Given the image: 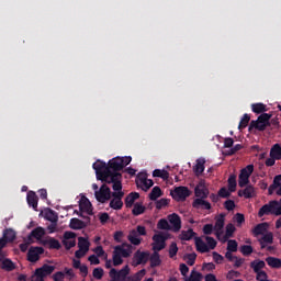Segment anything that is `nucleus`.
<instances>
[{"label":"nucleus","instance_id":"obj_33","mask_svg":"<svg viewBox=\"0 0 281 281\" xmlns=\"http://www.w3.org/2000/svg\"><path fill=\"white\" fill-rule=\"evenodd\" d=\"M267 126H269V125H267L265 123H260L258 120H256V121L250 122L248 131L251 132V131H254V128H256V131L262 132V131H267Z\"/></svg>","mask_w":281,"mask_h":281},{"label":"nucleus","instance_id":"obj_55","mask_svg":"<svg viewBox=\"0 0 281 281\" xmlns=\"http://www.w3.org/2000/svg\"><path fill=\"white\" fill-rule=\"evenodd\" d=\"M179 251V247H177V243H171L169 247V258H175Z\"/></svg>","mask_w":281,"mask_h":281},{"label":"nucleus","instance_id":"obj_54","mask_svg":"<svg viewBox=\"0 0 281 281\" xmlns=\"http://www.w3.org/2000/svg\"><path fill=\"white\" fill-rule=\"evenodd\" d=\"M169 203H170L169 199L162 198V199L156 201V209L162 210V207H167V205H169Z\"/></svg>","mask_w":281,"mask_h":281},{"label":"nucleus","instance_id":"obj_56","mask_svg":"<svg viewBox=\"0 0 281 281\" xmlns=\"http://www.w3.org/2000/svg\"><path fill=\"white\" fill-rule=\"evenodd\" d=\"M205 240L209 247V251L210 249H216L217 243H216V239H214V237L206 236Z\"/></svg>","mask_w":281,"mask_h":281},{"label":"nucleus","instance_id":"obj_62","mask_svg":"<svg viewBox=\"0 0 281 281\" xmlns=\"http://www.w3.org/2000/svg\"><path fill=\"white\" fill-rule=\"evenodd\" d=\"M113 238H114L115 243H122V238H124V232L116 231L113 235Z\"/></svg>","mask_w":281,"mask_h":281},{"label":"nucleus","instance_id":"obj_60","mask_svg":"<svg viewBox=\"0 0 281 281\" xmlns=\"http://www.w3.org/2000/svg\"><path fill=\"white\" fill-rule=\"evenodd\" d=\"M212 232H214V225L205 224L203 226V234H205V236H210L212 234Z\"/></svg>","mask_w":281,"mask_h":281},{"label":"nucleus","instance_id":"obj_1","mask_svg":"<svg viewBox=\"0 0 281 281\" xmlns=\"http://www.w3.org/2000/svg\"><path fill=\"white\" fill-rule=\"evenodd\" d=\"M93 170H95L98 181L102 183H113L122 179V173L113 172L109 169V165L102 160H98L92 165Z\"/></svg>","mask_w":281,"mask_h":281},{"label":"nucleus","instance_id":"obj_24","mask_svg":"<svg viewBox=\"0 0 281 281\" xmlns=\"http://www.w3.org/2000/svg\"><path fill=\"white\" fill-rule=\"evenodd\" d=\"M139 199V193L138 192H131L130 194L126 195L125 198V207L131 209L133 205H135V201Z\"/></svg>","mask_w":281,"mask_h":281},{"label":"nucleus","instance_id":"obj_26","mask_svg":"<svg viewBox=\"0 0 281 281\" xmlns=\"http://www.w3.org/2000/svg\"><path fill=\"white\" fill-rule=\"evenodd\" d=\"M148 260L150 262L151 269L161 266V256L157 251H154L151 255H149Z\"/></svg>","mask_w":281,"mask_h":281},{"label":"nucleus","instance_id":"obj_48","mask_svg":"<svg viewBox=\"0 0 281 281\" xmlns=\"http://www.w3.org/2000/svg\"><path fill=\"white\" fill-rule=\"evenodd\" d=\"M239 251L243 254V256H251L254 254V247L249 245H243Z\"/></svg>","mask_w":281,"mask_h":281},{"label":"nucleus","instance_id":"obj_10","mask_svg":"<svg viewBox=\"0 0 281 281\" xmlns=\"http://www.w3.org/2000/svg\"><path fill=\"white\" fill-rule=\"evenodd\" d=\"M45 254L43 247H31L27 251L29 262H38L41 260V255Z\"/></svg>","mask_w":281,"mask_h":281},{"label":"nucleus","instance_id":"obj_57","mask_svg":"<svg viewBox=\"0 0 281 281\" xmlns=\"http://www.w3.org/2000/svg\"><path fill=\"white\" fill-rule=\"evenodd\" d=\"M47 221H49L50 223H58V215L56 214V212H54L53 210H50L48 212V214L46 215Z\"/></svg>","mask_w":281,"mask_h":281},{"label":"nucleus","instance_id":"obj_13","mask_svg":"<svg viewBox=\"0 0 281 281\" xmlns=\"http://www.w3.org/2000/svg\"><path fill=\"white\" fill-rule=\"evenodd\" d=\"M108 168L112 172H120L121 170H124V160H122V157H115L109 161Z\"/></svg>","mask_w":281,"mask_h":281},{"label":"nucleus","instance_id":"obj_8","mask_svg":"<svg viewBox=\"0 0 281 281\" xmlns=\"http://www.w3.org/2000/svg\"><path fill=\"white\" fill-rule=\"evenodd\" d=\"M191 192L188 187H176L173 191H171V196L175 201H186L188 196H190Z\"/></svg>","mask_w":281,"mask_h":281},{"label":"nucleus","instance_id":"obj_46","mask_svg":"<svg viewBox=\"0 0 281 281\" xmlns=\"http://www.w3.org/2000/svg\"><path fill=\"white\" fill-rule=\"evenodd\" d=\"M184 260H187L189 267H194V262H196V252L186 255Z\"/></svg>","mask_w":281,"mask_h":281},{"label":"nucleus","instance_id":"obj_27","mask_svg":"<svg viewBox=\"0 0 281 281\" xmlns=\"http://www.w3.org/2000/svg\"><path fill=\"white\" fill-rule=\"evenodd\" d=\"M195 247L196 251H200V254H207V251H210V247L201 237H195Z\"/></svg>","mask_w":281,"mask_h":281},{"label":"nucleus","instance_id":"obj_61","mask_svg":"<svg viewBox=\"0 0 281 281\" xmlns=\"http://www.w3.org/2000/svg\"><path fill=\"white\" fill-rule=\"evenodd\" d=\"M235 221L237 223V227H240V225H243V223H245V215L243 213H237L235 215Z\"/></svg>","mask_w":281,"mask_h":281},{"label":"nucleus","instance_id":"obj_53","mask_svg":"<svg viewBox=\"0 0 281 281\" xmlns=\"http://www.w3.org/2000/svg\"><path fill=\"white\" fill-rule=\"evenodd\" d=\"M273 184L274 186L269 187V194H272L273 190H276V188L280 187V184H281V175L274 177Z\"/></svg>","mask_w":281,"mask_h":281},{"label":"nucleus","instance_id":"obj_17","mask_svg":"<svg viewBox=\"0 0 281 281\" xmlns=\"http://www.w3.org/2000/svg\"><path fill=\"white\" fill-rule=\"evenodd\" d=\"M238 196H244V199H254V196H256V188L251 184H246L244 190L238 191Z\"/></svg>","mask_w":281,"mask_h":281},{"label":"nucleus","instance_id":"obj_31","mask_svg":"<svg viewBox=\"0 0 281 281\" xmlns=\"http://www.w3.org/2000/svg\"><path fill=\"white\" fill-rule=\"evenodd\" d=\"M127 240L131 243V245H135L136 247L142 245V238L138 236L137 233H135V231L130 232Z\"/></svg>","mask_w":281,"mask_h":281},{"label":"nucleus","instance_id":"obj_35","mask_svg":"<svg viewBox=\"0 0 281 281\" xmlns=\"http://www.w3.org/2000/svg\"><path fill=\"white\" fill-rule=\"evenodd\" d=\"M270 157H273V159H277V161L281 160V145L274 144L270 149Z\"/></svg>","mask_w":281,"mask_h":281},{"label":"nucleus","instance_id":"obj_5","mask_svg":"<svg viewBox=\"0 0 281 281\" xmlns=\"http://www.w3.org/2000/svg\"><path fill=\"white\" fill-rule=\"evenodd\" d=\"M94 196L99 203H106V201H111L113 192H111V188L106 186V182H103L99 191L94 192Z\"/></svg>","mask_w":281,"mask_h":281},{"label":"nucleus","instance_id":"obj_49","mask_svg":"<svg viewBox=\"0 0 281 281\" xmlns=\"http://www.w3.org/2000/svg\"><path fill=\"white\" fill-rule=\"evenodd\" d=\"M227 251H231L233 254L238 251V241H236L235 239L228 240V243H227Z\"/></svg>","mask_w":281,"mask_h":281},{"label":"nucleus","instance_id":"obj_47","mask_svg":"<svg viewBox=\"0 0 281 281\" xmlns=\"http://www.w3.org/2000/svg\"><path fill=\"white\" fill-rule=\"evenodd\" d=\"M236 175H232L228 178V190L229 192H236Z\"/></svg>","mask_w":281,"mask_h":281},{"label":"nucleus","instance_id":"obj_37","mask_svg":"<svg viewBox=\"0 0 281 281\" xmlns=\"http://www.w3.org/2000/svg\"><path fill=\"white\" fill-rule=\"evenodd\" d=\"M1 269H3V271H14V269H16V265L12 259L5 258L1 263Z\"/></svg>","mask_w":281,"mask_h":281},{"label":"nucleus","instance_id":"obj_12","mask_svg":"<svg viewBox=\"0 0 281 281\" xmlns=\"http://www.w3.org/2000/svg\"><path fill=\"white\" fill-rule=\"evenodd\" d=\"M112 273H115L116 278H119V281H131V268L128 265L124 266L121 270H116L115 268L111 269Z\"/></svg>","mask_w":281,"mask_h":281},{"label":"nucleus","instance_id":"obj_32","mask_svg":"<svg viewBox=\"0 0 281 281\" xmlns=\"http://www.w3.org/2000/svg\"><path fill=\"white\" fill-rule=\"evenodd\" d=\"M268 227H269L268 223H260V224H258L252 229L254 236H262V234H265V232H267Z\"/></svg>","mask_w":281,"mask_h":281},{"label":"nucleus","instance_id":"obj_2","mask_svg":"<svg viewBox=\"0 0 281 281\" xmlns=\"http://www.w3.org/2000/svg\"><path fill=\"white\" fill-rule=\"evenodd\" d=\"M133 254V245L128 243H123L122 245H117L114 247L112 254V262L114 267H120V265H124V259L122 258H131Z\"/></svg>","mask_w":281,"mask_h":281},{"label":"nucleus","instance_id":"obj_39","mask_svg":"<svg viewBox=\"0 0 281 281\" xmlns=\"http://www.w3.org/2000/svg\"><path fill=\"white\" fill-rule=\"evenodd\" d=\"M196 236V233L192 228H189L188 231H182L180 234V240H192Z\"/></svg>","mask_w":281,"mask_h":281},{"label":"nucleus","instance_id":"obj_25","mask_svg":"<svg viewBox=\"0 0 281 281\" xmlns=\"http://www.w3.org/2000/svg\"><path fill=\"white\" fill-rule=\"evenodd\" d=\"M136 184L137 186H143V190L145 192H147V190H150V188H153V186H155V182H153V180L150 179H146V176L139 178L138 180H136Z\"/></svg>","mask_w":281,"mask_h":281},{"label":"nucleus","instance_id":"obj_38","mask_svg":"<svg viewBox=\"0 0 281 281\" xmlns=\"http://www.w3.org/2000/svg\"><path fill=\"white\" fill-rule=\"evenodd\" d=\"M159 196H164V192L161 191V188L154 187L151 192L149 193L150 201H157Z\"/></svg>","mask_w":281,"mask_h":281},{"label":"nucleus","instance_id":"obj_63","mask_svg":"<svg viewBox=\"0 0 281 281\" xmlns=\"http://www.w3.org/2000/svg\"><path fill=\"white\" fill-rule=\"evenodd\" d=\"M54 281H65V273L63 271H58L55 274H53Z\"/></svg>","mask_w":281,"mask_h":281},{"label":"nucleus","instance_id":"obj_16","mask_svg":"<svg viewBox=\"0 0 281 281\" xmlns=\"http://www.w3.org/2000/svg\"><path fill=\"white\" fill-rule=\"evenodd\" d=\"M26 201L30 207H33L35 212H38V195H36V192L30 191L26 195Z\"/></svg>","mask_w":281,"mask_h":281},{"label":"nucleus","instance_id":"obj_20","mask_svg":"<svg viewBox=\"0 0 281 281\" xmlns=\"http://www.w3.org/2000/svg\"><path fill=\"white\" fill-rule=\"evenodd\" d=\"M15 239L16 233L12 228L4 229L3 236L2 238H0V240H5V246L8 245V243H14Z\"/></svg>","mask_w":281,"mask_h":281},{"label":"nucleus","instance_id":"obj_14","mask_svg":"<svg viewBox=\"0 0 281 281\" xmlns=\"http://www.w3.org/2000/svg\"><path fill=\"white\" fill-rule=\"evenodd\" d=\"M79 210L80 212H87L89 216L93 215V205L91 204V201H89L85 195L81 196L79 201Z\"/></svg>","mask_w":281,"mask_h":281},{"label":"nucleus","instance_id":"obj_22","mask_svg":"<svg viewBox=\"0 0 281 281\" xmlns=\"http://www.w3.org/2000/svg\"><path fill=\"white\" fill-rule=\"evenodd\" d=\"M266 267L267 263L260 259H256L250 262V269H252L254 273L262 272V269H265Z\"/></svg>","mask_w":281,"mask_h":281},{"label":"nucleus","instance_id":"obj_52","mask_svg":"<svg viewBox=\"0 0 281 281\" xmlns=\"http://www.w3.org/2000/svg\"><path fill=\"white\" fill-rule=\"evenodd\" d=\"M92 276L95 280H102V278H104V269L94 268L92 271Z\"/></svg>","mask_w":281,"mask_h":281},{"label":"nucleus","instance_id":"obj_36","mask_svg":"<svg viewBox=\"0 0 281 281\" xmlns=\"http://www.w3.org/2000/svg\"><path fill=\"white\" fill-rule=\"evenodd\" d=\"M44 245H48L49 249H57V250L60 249V247H63L60 245V241L54 237H49L48 239H46L44 241Z\"/></svg>","mask_w":281,"mask_h":281},{"label":"nucleus","instance_id":"obj_43","mask_svg":"<svg viewBox=\"0 0 281 281\" xmlns=\"http://www.w3.org/2000/svg\"><path fill=\"white\" fill-rule=\"evenodd\" d=\"M234 232H236V226L232 223L227 224L226 235L224 236L223 243H226L228 238H232V236H234Z\"/></svg>","mask_w":281,"mask_h":281},{"label":"nucleus","instance_id":"obj_11","mask_svg":"<svg viewBox=\"0 0 281 281\" xmlns=\"http://www.w3.org/2000/svg\"><path fill=\"white\" fill-rule=\"evenodd\" d=\"M213 227L217 240H221V236H223V227H225V214H220L215 218V225Z\"/></svg>","mask_w":281,"mask_h":281},{"label":"nucleus","instance_id":"obj_51","mask_svg":"<svg viewBox=\"0 0 281 281\" xmlns=\"http://www.w3.org/2000/svg\"><path fill=\"white\" fill-rule=\"evenodd\" d=\"M157 228L158 229H166V231L171 229L170 224L168 223V220H166V218H161V220L158 221Z\"/></svg>","mask_w":281,"mask_h":281},{"label":"nucleus","instance_id":"obj_50","mask_svg":"<svg viewBox=\"0 0 281 281\" xmlns=\"http://www.w3.org/2000/svg\"><path fill=\"white\" fill-rule=\"evenodd\" d=\"M146 276V269H142L138 272H136L134 276H130V281H142V278Z\"/></svg>","mask_w":281,"mask_h":281},{"label":"nucleus","instance_id":"obj_59","mask_svg":"<svg viewBox=\"0 0 281 281\" xmlns=\"http://www.w3.org/2000/svg\"><path fill=\"white\" fill-rule=\"evenodd\" d=\"M186 281H201V272L192 271L189 279H186Z\"/></svg>","mask_w":281,"mask_h":281},{"label":"nucleus","instance_id":"obj_9","mask_svg":"<svg viewBox=\"0 0 281 281\" xmlns=\"http://www.w3.org/2000/svg\"><path fill=\"white\" fill-rule=\"evenodd\" d=\"M63 245L67 251L76 246V233L67 231L64 233Z\"/></svg>","mask_w":281,"mask_h":281},{"label":"nucleus","instance_id":"obj_41","mask_svg":"<svg viewBox=\"0 0 281 281\" xmlns=\"http://www.w3.org/2000/svg\"><path fill=\"white\" fill-rule=\"evenodd\" d=\"M146 212V206L142 205V203H135L132 210L133 216H140Z\"/></svg>","mask_w":281,"mask_h":281},{"label":"nucleus","instance_id":"obj_29","mask_svg":"<svg viewBox=\"0 0 281 281\" xmlns=\"http://www.w3.org/2000/svg\"><path fill=\"white\" fill-rule=\"evenodd\" d=\"M266 262L271 269H281V259L277 257H267Z\"/></svg>","mask_w":281,"mask_h":281},{"label":"nucleus","instance_id":"obj_21","mask_svg":"<svg viewBox=\"0 0 281 281\" xmlns=\"http://www.w3.org/2000/svg\"><path fill=\"white\" fill-rule=\"evenodd\" d=\"M192 205L195 210H212V204L204 199H195Z\"/></svg>","mask_w":281,"mask_h":281},{"label":"nucleus","instance_id":"obj_18","mask_svg":"<svg viewBox=\"0 0 281 281\" xmlns=\"http://www.w3.org/2000/svg\"><path fill=\"white\" fill-rule=\"evenodd\" d=\"M168 221L173 227V232H179L181 229V217L177 213L168 215Z\"/></svg>","mask_w":281,"mask_h":281},{"label":"nucleus","instance_id":"obj_64","mask_svg":"<svg viewBox=\"0 0 281 281\" xmlns=\"http://www.w3.org/2000/svg\"><path fill=\"white\" fill-rule=\"evenodd\" d=\"M135 233L138 235V236H146V226H142V225H138L136 227V229H134Z\"/></svg>","mask_w":281,"mask_h":281},{"label":"nucleus","instance_id":"obj_40","mask_svg":"<svg viewBox=\"0 0 281 281\" xmlns=\"http://www.w3.org/2000/svg\"><path fill=\"white\" fill-rule=\"evenodd\" d=\"M90 245L91 244L89 243V239H87L85 237H78V247H79V249L88 252Z\"/></svg>","mask_w":281,"mask_h":281},{"label":"nucleus","instance_id":"obj_19","mask_svg":"<svg viewBox=\"0 0 281 281\" xmlns=\"http://www.w3.org/2000/svg\"><path fill=\"white\" fill-rule=\"evenodd\" d=\"M194 192H195V196H198V199H207V195L210 194V191L207 190V188H205L203 182H200L195 187Z\"/></svg>","mask_w":281,"mask_h":281},{"label":"nucleus","instance_id":"obj_30","mask_svg":"<svg viewBox=\"0 0 281 281\" xmlns=\"http://www.w3.org/2000/svg\"><path fill=\"white\" fill-rule=\"evenodd\" d=\"M251 111L252 113H256L257 115H260L262 113H267V104L265 103H252L251 104Z\"/></svg>","mask_w":281,"mask_h":281},{"label":"nucleus","instance_id":"obj_44","mask_svg":"<svg viewBox=\"0 0 281 281\" xmlns=\"http://www.w3.org/2000/svg\"><path fill=\"white\" fill-rule=\"evenodd\" d=\"M153 240L155 244L160 243V244H166V240H168V235L164 233L155 234L153 236Z\"/></svg>","mask_w":281,"mask_h":281},{"label":"nucleus","instance_id":"obj_23","mask_svg":"<svg viewBox=\"0 0 281 281\" xmlns=\"http://www.w3.org/2000/svg\"><path fill=\"white\" fill-rule=\"evenodd\" d=\"M88 225L89 224H87V222L74 217L70 220L69 227L70 229H85V227H87Z\"/></svg>","mask_w":281,"mask_h":281},{"label":"nucleus","instance_id":"obj_58","mask_svg":"<svg viewBox=\"0 0 281 281\" xmlns=\"http://www.w3.org/2000/svg\"><path fill=\"white\" fill-rule=\"evenodd\" d=\"M224 207L225 210H227L228 212L234 211V209L236 207V203L234 202V200H226L224 202Z\"/></svg>","mask_w":281,"mask_h":281},{"label":"nucleus","instance_id":"obj_28","mask_svg":"<svg viewBox=\"0 0 281 281\" xmlns=\"http://www.w3.org/2000/svg\"><path fill=\"white\" fill-rule=\"evenodd\" d=\"M194 173L196 175V177H201V175H203V172H205V159L204 158H199L196 160V165L193 168Z\"/></svg>","mask_w":281,"mask_h":281},{"label":"nucleus","instance_id":"obj_3","mask_svg":"<svg viewBox=\"0 0 281 281\" xmlns=\"http://www.w3.org/2000/svg\"><path fill=\"white\" fill-rule=\"evenodd\" d=\"M55 266H49L47 263L43 265L41 268L35 269L34 274L27 279L25 274H19V281H45L47 276H52L55 271Z\"/></svg>","mask_w":281,"mask_h":281},{"label":"nucleus","instance_id":"obj_4","mask_svg":"<svg viewBox=\"0 0 281 281\" xmlns=\"http://www.w3.org/2000/svg\"><path fill=\"white\" fill-rule=\"evenodd\" d=\"M112 189L114 192H112L113 199L110 201V207L112 210H122V207H124V202L122 201V199H124V191H122V179L112 182Z\"/></svg>","mask_w":281,"mask_h":281},{"label":"nucleus","instance_id":"obj_34","mask_svg":"<svg viewBox=\"0 0 281 281\" xmlns=\"http://www.w3.org/2000/svg\"><path fill=\"white\" fill-rule=\"evenodd\" d=\"M260 245H261V249H265V247H267V245H272L273 244V233H267L265 234L261 239L259 240ZM267 244V245H265Z\"/></svg>","mask_w":281,"mask_h":281},{"label":"nucleus","instance_id":"obj_6","mask_svg":"<svg viewBox=\"0 0 281 281\" xmlns=\"http://www.w3.org/2000/svg\"><path fill=\"white\" fill-rule=\"evenodd\" d=\"M252 173H254V165H248L240 170V173L238 177L239 188H246V186H249V178L251 177Z\"/></svg>","mask_w":281,"mask_h":281},{"label":"nucleus","instance_id":"obj_15","mask_svg":"<svg viewBox=\"0 0 281 281\" xmlns=\"http://www.w3.org/2000/svg\"><path fill=\"white\" fill-rule=\"evenodd\" d=\"M44 236H45V228L38 226L29 234L27 240H30V243H34V238H36V240H41V238H43Z\"/></svg>","mask_w":281,"mask_h":281},{"label":"nucleus","instance_id":"obj_7","mask_svg":"<svg viewBox=\"0 0 281 281\" xmlns=\"http://www.w3.org/2000/svg\"><path fill=\"white\" fill-rule=\"evenodd\" d=\"M149 258H150V252L136 250L132 259V266L139 267V265H146Z\"/></svg>","mask_w":281,"mask_h":281},{"label":"nucleus","instance_id":"obj_45","mask_svg":"<svg viewBox=\"0 0 281 281\" xmlns=\"http://www.w3.org/2000/svg\"><path fill=\"white\" fill-rule=\"evenodd\" d=\"M250 120H251V116H249V114H244L238 125L239 131H243V128H247Z\"/></svg>","mask_w":281,"mask_h":281},{"label":"nucleus","instance_id":"obj_42","mask_svg":"<svg viewBox=\"0 0 281 281\" xmlns=\"http://www.w3.org/2000/svg\"><path fill=\"white\" fill-rule=\"evenodd\" d=\"M271 117L272 115L269 113H262L258 116V122H260V124H266L267 126H271Z\"/></svg>","mask_w":281,"mask_h":281}]
</instances>
